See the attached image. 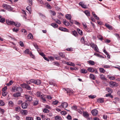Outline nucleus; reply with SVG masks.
<instances>
[{"label":"nucleus","instance_id":"473e14b6","mask_svg":"<svg viewBox=\"0 0 120 120\" xmlns=\"http://www.w3.org/2000/svg\"><path fill=\"white\" fill-rule=\"evenodd\" d=\"M77 30L79 34L81 35H82L83 33L82 31L81 30H80L79 29H77Z\"/></svg>","mask_w":120,"mask_h":120},{"label":"nucleus","instance_id":"5701e85b","mask_svg":"<svg viewBox=\"0 0 120 120\" xmlns=\"http://www.w3.org/2000/svg\"><path fill=\"white\" fill-rule=\"evenodd\" d=\"M84 12L87 16H89L90 15V13L89 11L86 10L84 11Z\"/></svg>","mask_w":120,"mask_h":120},{"label":"nucleus","instance_id":"e2e57ef3","mask_svg":"<svg viewBox=\"0 0 120 120\" xmlns=\"http://www.w3.org/2000/svg\"><path fill=\"white\" fill-rule=\"evenodd\" d=\"M91 46L93 48H94L97 46L96 44H95L94 43L91 44Z\"/></svg>","mask_w":120,"mask_h":120},{"label":"nucleus","instance_id":"cd10ccee","mask_svg":"<svg viewBox=\"0 0 120 120\" xmlns=\"http://www.w3.org/2000/svg\"><path fill=\"white\" fill-rule=\"evenodd\" d=\"M21 31L22 32H23L24 34L25 35H26L27 34V31L26 30L24 29H22L21 30Z\"/></svg>","mask_w":120,"mask_h":120},{"label":"nucleus","instance_id":"49530a36","mask_svg":"<svg viewBox=\"0 0 120 120\" xmlns=\"http://www.w3.org/2000/svg\"><path fill=\"white\" fill-rule=\"evenodd\" d=\"M5 19L4 18H2L0 19V22L3 23L5 22Z\"/></svg>","mask_w":120,"mask_h":120},{"label":"nucleus","instance_id":"c756f323","mask_svg":"<svg viewBox=\"0 0 120 120\" xmlns=\"http://www.w3.org/2000/svg\"><path fill=\"white\" fill-rule=\"evenodd\" d=\"M14 25L16 27H19L20 26L21 24L19 22H15Z\"/></svg>","mask_w":120,"mask_h":120},{"label":"nucleus","instance_id":"dca6fc26","mask_svg":"<svg viewBox=\"0 0 120 120\" xmlns=\"http://www.w3.org/2000/svg\"><path fill=\"white\" fill-rule=\"evenodd\" d=\"M59 29L61 31H64L67 32L68 31V29L63 27H60L59 28Z\"/></svg>","mask_w":120,"mask_h":120},{"label":"nucleus","instance_id":"603ef678","mask_svg":"<svg viewBox=\"0 0 120 120\" xmlns=\"http://www.w3.org/2000/svg\"><path fill=\"white\" fill-rule=\"evenodd\" d=\"M81 41L82 43L83 44H85V42L84 41V39L83 37H82L81 39Z\"/></svg>","mask_w":120,"mask_h":120},{"label":"nucleus","instance_id":"f8f14e48","mask_svg":"<svg viewBox=\"0 0 120 120\" xmlns=\"http://www.w3.org/2000/svg\"><path fill=\"white\" fill-rule=\"evenodd\" d=\"M97 101L99 103H102L104 102V99L103 98H99L97 99Z\"/></svg>","mask_w":120,"mask_h":120},{"label":"nucleus","instance_id":"09e8293b","mask_svg":"<svg viewBox=\"0 0 120 120\" xmlns=\"http://www.w3.org/2000/svg\"><path fill=\"white\" fill-rule=\"evenodd\" d=\"M8 104L9 105L11 106H12L14 105L13 102L11 101H10L8 102Z\"/></svg>","mask_w":120,"mask_h":120},{"label":"nucleus","instance_id":"412c9836","mask_svg":"<svg viewBox=\"0 0 120 120\" xmlns=\"http://www.w3.org/2000/svg\"><path fill=\"white\" fill-rule=\"evenodd\" d=\"M51 25L55 28H57L58 27V25L55 23H52Z\"/></svg>","mask_w":120,"mask_h":120},{"label":"nucleus","instance_id":"423d86ee","mask_svg":"<svg viewBox=\"0 0 120 120\" xmlns=\"http://www.w3.org/2000/svg\"><path fill=\"white\" fill-rule=\"evenodd\" d=\"M64 62L67 64L68 65L71 66H72L75 67V64L71 62H66V61H64Z\"/></svg>","mask_w":120,"mask_h":120},{"label":"nucleus","instance_id":"4c0bfd02","mask_svg":"<svg viewBox=\"0 0 120 120\" xmlns=\"http://www.w3.org/2000/svg\"><path fill=\"white\" fill-rule=\"evenodd\" d=\"M28 3L29 4V6H31L32 4L33 1L32 0H28Z\"/></svg>","mask_w":120,"mask_h":120},{"label":"nucleus","instance_id":"f03ea898","mask_svg":"<svg viewBox=\"0 0 120 120\" xmlns=\"http://www.w3.org/2000/svg\"><path fill=\"white\" fill-rule=\"evenodd\" d=\"M109 86L110 87H116L118 86V84L113 81L110 82L109 83Z\"/></svg>","mask_w":120,"mask_h":120},{"label":"nucleus","instance_id":"69168bd1","mask_svg":"<svg viewBox=\"0 0 120 120\" xmlns=\"http://www.w3.org/2000/svg\"><path fill=\"white\" fill-rule=\"evenodd\" d=\"M7 94V93L6 92H3L2 94V95L4 96H5Z\"/></svg>","mask_w":120,"mask_h":120},{"label":"nucleus","instance_id":"9d476101","mask_svg":"<svg viewBox=\"0 0 120 120\" xmlns=\"http://www.w3.org/2000/svg\"><path fill=\"white\" fill-rule=\"evenodd\" d=\"M71 33L75 37H77L78 35V34L77 32L75 30L72 31Z\"/></svg>","mask_w":120,"mask_h":120},{"label":"nucleus","instance_id":"2f4dec72","mask_svg":"<svg viewBox=\"0 0 120 120\" xmlns=\"http://www.w3.org/2000/svg\"><path fill=\"white\" fill-rule=\"evenodd\" d=\"M31 6L27 7L26 8V9L31 14V8L30 7Z\"/></svg>","mask_w":120,"mask_h":120},{"label":"nucleus","instance_id":"6ab92c4d","mask_svg":"<svg viewBox=\"0 0 120 120\" xmlns=\"http://www.w3.org/2000/svg\"><path fill=\"white\" fill-rule=\"evenodd\" d=\"M63 23L66 26H68L70 24V23L68 22L66 20L63 22Z\"/></svg>","mask_w":120,"mask_h":120},{"label":"nucleus","instance_id":"f704fd0d","mask_svg":"<svg viewBox=\"0 0 120 120\" xmlns=\"http://www.w3.org/2000/svg\"><path fill=\"white\" fill-rule=\"evenodd\" d=\"M106 90L108 92L112 93V90L109 87L106 88Z\"/></svg>","mask_w":120,"mask_h":120},{"label":"nucleus","instance_id":"58836bf2","mask_svg":"<svg viewBox=\"0 0 120 120\" xmlns=\"http://www.w3.org/2000/svg\"><path fill=\"white\" fill-rule=\"evenodd\" d=\"M54 20L55 21V22L57 23L58 24H61V22L60 21L57 19H54Z\"/></svg>","mask_w":120,"mask_h":120},{"label":"nucleus","instance_id":"864d4df0","mask_svg":"<svg viewBox=\"0 0 120 120\" xmlns=\"http://www.w3.org/2000/svg\"><path fill=\"white\" fill-rule=\"evenodd\" d=\"M26 88L27 90H30L31 89V88L30 86L27 84H26Z\"/></svg>","mask_w":120,"mask_h":120},{"label":"nucleus","instance_id":"052dcab7","mask_svg":"<svg viewBox=\"0 0 120 120\" xmlns=\"http://www.w3.org/2000/svg\"><path fill=\"white\" fill-rule=\"evenodd\" d=\"M20 108L19 107H17L15 108V110L16 111L19 112L20 110Z\"/></svg>","mask_w":120,"mask_h":120},{"label":"nucleus","instance_id":"a18cd8bd","mask_svg":"<svg viewBox=\"0 0 120 120\" xmlns=\"http://www.w3.org/2000/svg\"><path fill=\"white\" fill-rule=\"evenodd\" d=\"M16 87L15 86H14L12 88V91L13 92H15L16 91Z\"/></svg>","mask_w":120,"mask_h":120},{"label":"nucleus","instance_id":"b1692460","mask_svg":"<svg viewBox=\"0 0 120 120\" xmlns=\"http://www.w3.org/2000/svg\"><path fill=\"white\" fill-rule=\"evenodd\" d=\"M27 38L29 39H32L33 38V36L31 33H30L28 35Z\"/></svg>","mask_w":120,"mask_h":120},{"label":"nucleus","instance_id":"f3484780","mask_svg":"<svg viewBox=\"0 0 120 120\" xmlns=\"http://www.w3.org/2000/svg\"><path fill=\"white\" fill-rule=\"evenodd\" d=\"M21 95L20 93L19 92L16 93L13 95L15 97H18L20 96Z\"/></svg>","mask_w":120,"mask_h":120},{"label":"nucleus","instance_id":"de8ad7c7","mask_svg":"<svg viewBox=\"0 0 120 120\" xmlns=\"http://www.w3.org/2000/svg\"><path fill=\"white\" fill-rule=\"evenodd\" d=\"M94 49L95 51L96 52H99V49L97 46H96L95 47H94Z\"/></svg>","mask_w":120,"mask_h":120},{"label":"nucleus","instance_id":"79ce46f5","mask_svg":"<svg viewBox=\"0 0 120 120\" xmlns=\"http://www.w3.org/2000/svg\"><path fill=\"white\" fill-rule=\"evenodd\" d=\"M27 112L26 110H23L22 112V113L23 115H26L27 114Z\"/></svg>","mask_w":120,"mask_h":120},{"label":"nucleus","instance_id":"0e129e2a","mask_svg":"<svg viewBox=\"0 0 120 120\" xmlns=\"http://www.w3.org/2000/svg\"><path fill=\"white\" fill-rule=\"evenodd\" d=\"M103 67L105 68H109L110 67V66L109 65H103Z\"/></svg>","mask_w":120,"mask_h":120},{"label":"nucleus","instance_id":"f257e3e1","mask_svg":"<svg viewBox=\"0 0 120 120\" xmlns=\"http://www.w3.org/2000/svg\"><path fill=\"white\" fill-rule=\"evenodd\" d=\"M2 7L4 8L9 11H12L13 9L10 6L6 4H3L2 5Z\"/></svg>","mask_w":120,"mask_h":120},{"label":"nucleus","instance_id":"680f3d73","mask_svg":"<svg viewBox=\"0 0 120 120\" xmlns=\"http://www.w3.org/2000/svg\"><path fill=\"white\" fill-rule=\"evenodd\" d=\"M43 112L45 113H48L49 112V110L47 109H44L43 110Z\"/></svg>","mask_w":120,"mask_h":120},{"label":"nucleus","instance_id":"0eeeda50","mask_svg":"<svg viewBox=\"0 0 120 120\" xmlns=\"http://www.w3.org/2000/svg\"><path fill=\"white\" fill-rule=\"evenodd\" d=\"M61 106L63 108H66L68 106V104L66 102H63L62 103Z\"/></svg>","mask_w":120,"mask_h":120},{"label":"nucleus","instance_id":"ddd939ff","mask_svg":"<svg viewBox=\"0 0 120 120\" xmlns=\"http://www.w3.org/2000/svg\"><path fill=\"white\" fill-rule=\"evenodd\" d=\"M83 115L86 118L88 117L89 116V114L87 112H83Z\"/></svg>","mask_w":120,"mask_h":120},{"label":"nucleus","instance_id":"39448f33","mask_svg":"<svg viewBox=\"0 0 120 120\" xmlns=\"http://www.w3.org/2000/svg\"><path fill=\"white\" fill-rule=\"evenodd\" d=\"M6 22L8 25H14L15 24V22L9 20L8 19L6 20Z\"/></svg>","mask_w":120,"mask_h":120},{"label":"nucleus","instance_id":"aec40b11","mask_svg":"<svg viewBox=\"0 0 120 120\" xmlns=\"http://www.w3.org/2000/svg\"><path fill=\"white\" fill-rule=\"evenodd\" d=\"M100 78L102 80H107V79L105 77L104 75L102 74L100 75Z\"/></svg>","mask_w":120,"mask_h":120},{"label":"nucleus","instance_id":"c03bdc74","mask_svg":"<svg viewBox=\"0 0 120 120\" xmlns=\"http://www.w3.org/2000/svg\"><path fill=\"white\" fill-rule=\"evenodd\" d=\"M13 83V82L11 80L8 83H7L6 85L7 86H10L12 85Z\"/></svg>","mask_w":120,"mask_h":120},{"label":"nucleus","instance_id":"e433bc0d","mask_svg":"<svg viewBox=\"0 0 120 120\" xmlns=\"http://www.w3.org/2000/svg\"><path fill=\"white\" fill-rule=\"evenodd\" d=\"M59 54L62 58H64L65 57L64 54L63 53L60 52L59 53Z\"/></svg>","mask_w":120,"mask_h":120},{"label":"nucleus","instance_id":"5fc2aeb1","mask_svg":"<svg viewBox=\"0 0 120 120\" xmlns=\"http://www.w3.org/2000/svg\"><path fill=\"white\" fill-rule=\"evenodd\" d=\"M89 97L90 98L93 99L95 98L96 97V96L94 95H90L89 96Z\"/></svg>","mask_w":120,"mask_h":120},{"label":"nucleus","instance_id":"393cba45","mask_svg":"<svg viewBox=\"0 0 120 120\" xmlns=\"http://www.w3.org/2000/svg\"><path fill=\"white\" fill-rule=\"evenodd\" d=\"M88 63L91 65H94L95 64L94 62L93 61L91 60H90L87 61Z\"/></svg>","mask_w":120,"mask_h":120},{"label":"nucleus","instance_id":"9b49d317","mask_svg":"<svg viewBox=\"0 0 120 120\" xmlns=\"http://www.w3.org/2000/svg\"><path fill=\"white\" fill-rule=\"evenodd\" d=\"M65 18L67 19L71 20L72 16L70 14H67L65 15Z\"/></svg>","mask_w":120,"mask_h":120},{"label":"nucleus","instance_id":"7ed1b4c3","mask_svg":"<svg viewBox=\"0 0 120 120\" xmlns=\"http://www.w3.org/2000/svg\"><path fill=\"white\" fill-rule=\"evenodd\" d=\"M24 98L26 99L27 100L29 101H30L32 100V97L28 95H25L24 96Z\"/></svg>","mask_w":120,"mask_h":120},{"label":"nucleus","instance_id":"6e6d98bb","mask_svg":"<svg viewBox=\"0 0 120 120\" xmlns=\"http://www.w3.org/2000/svg\"><path fill=\"white\" fill-rule=\"evenodd\" d=\"M26 120H33V118L31 117H26Z\"/></svg>","mask_w":120,"mask_h":120},{"label":"nucleus","instance_id":"c9c22d12","mask_svg":"<svg viewBox=\"0 0 120 120\" xmlns=\"http://www.w3.org/2000/svg\"><path fill=\"white\" fill-rule=\"evenodd\" d=\"M81 71L82 73H86L87 72V71L86 70L84 69H81Z\"/></svg>","mask_w":120,"mask_h":120},{"label":"nucleus","instance_id":"8fccbe9b","mask_svg":"<svg viewBox=\"0 0 120 120\" xmlns=\"http://www.w3.org/2000/svg\"><path fill=\"white\" fill-rule=\"evenodd\" d=\"M24 52L26 54H29L30 55V52L29 50L28 49H27L25 50Z\"/></svg>","mask_w":120,"mask_h":120},{"label":"nucleus","instance_id":"2eb2a0df","mask_svg":"<svg viewBox=\"0 0 120 120\" xmlns=\"http://www.w3.org/2000/svg\"><path fill=\"white\" fill-rule=\"evenodd\" d=\"M95 68L92 67H90L88 69V71L91 72H94Z\"/></svg>","mask_w":120,"mask_h":120},{"label":"nucleus","instance_id":"13d9d810","mask_svg":"<svg viewBox=\"0 0 120 120\" xmlns=\"http://www.w3.org/2000/svg\"><path fill=\"white\" fill-rule=\"evenodd\" d=\"M72 108L74 110H77L78 107L76 106H73L72 107Z\"/></svg>","mask_w":120,"mask_h":120},{"label":"nucleus","instance_id":"c85d7f7f","mask_svg":"<svg viewBox=\"0 0 120 120\" xmlns=\"http://www.w3.org/2000/svg\"><path fill=\"white\" fill-rule=\"evenodd\" d=\"M22 14L25 15L23 16L24 18L25 19H26V14L25 11L23 10H22Z\"/></svg>","mask_w":120,"mask_h":120},{"label":"nucleus","instance_id":"1a4fd4ad","mask_svg":"<svg viewBox=\"0 0 120 120\" xmlns=\"http://www.w3.org/2000/svg\"><path fill=\"white\" fill-rule=\"evenodd\" d=\"M28 105L27 104L26 102H24L22 104V107L23 109H26Z\"/></svg>","mask_w":120,"mask_h":120},{"label":"nucleus","instance_id":"bb28decb","mask_svg":"<svg viewBox=\"0 0 120 120\" xmlns=\"http://www.w3.org/2000/svg\"><path fill=\"white\" fill-rule=\"evenodd\" d=\"M62 118L61 116H56L55 117V119L56 120H61Z\"/></svg>","mask_w":120,"mask_h":120},{"label":"nucleus","instance_id":"bf43d9fd","mask_svg":"<svg viewBox=\"0 0 120 120\" xmlns=\"http://www.w3.org/2000/svg\"><path fill=\"white\" fill-rule=\"evenodd\" d=\"M27 84L24 83L21 85V86L23 88H26Z\"/></svg>","mask_w":120,"mask_h":120},{"label":"nucleus","instance_id":"20e7f679","mask_svg":"<svg viewBox=\"0 0 120 120\" xmlns=\"http://www.w3.org/2000/svg\"><path fill=\"white\" fill-rule=\"evenodd\" d=\"M91 113L93 116H96L98 114V112L96 109H94L91 111Z\"/></svg>","mask_w":120,"mask_h":120},{"label":"nucleus","instance_id":"a211bd4d","mask_svg":"<svg viewBox=\"0 0 120 120\" xmlns=\"http://www.w3.org/2000/svg\"><path fill=\"white\" fill-rule=\"evenodd\" d=\"M90 78L93 80H95L96 79L95 76L93 74H90L89 76Z\"/></svg>","mask_w":120,"mask_h":120},{"label":"nucleus","instance_id":"4468645a","mask_svg":"<svg viewBox=\"0 0 120 120\" xmlns=\"http://www.w3.org/2000/svg\"><path fill=\"white\" fill-rule=\"evenodd\" d=\"M41 83L40 80L38 79L35 80L34 83L38 85L40 84Z\"/></svg>","mask_w":120,"mask_h":120},{"label":"nucleus","instance_id":"7c9ffc66","mask_svg":"<svg viewBox=\"0 0 120 120\" xmlns=\"http://www.w3.org/2000/svg\"><path fill=\"white\" fill-rule=\"evenodd\" d=\"M99 70L100 72L102 73H104L105 72V71L104 69L102 68H99Z\"/></svg>","mask_w":120,"mask_h":120},{"label":"nucleus","instance_id":"4d7b16f0","mask_svg":"<svg viewBox=\"0 0 120 120\" xmlns=\"http://www.w3.org/2000/svg\"><path fill=\"white\" fill-rule=\"evenodd\" d=\"M58 101L57 100H55L52 102V104L54 105H56L58 103Z\"/></svg>","mask_w":120,"mask_h":120},{"label":"nucleus","instance_id":"774afa93","mask_svg":"<svg viewBox=\"0 0 120 120\" xmlns=\"http://www.w3.org/2000/svg\"><path fill=\"white\" fill-rule=\"evenodd\" d=\"M4 103L2 101H0V105L1 106H4Z\"/></svg>","mask_w":120,"mask_h":120},{"label":"nucleus","instance_id":"6e6552de","mask_svg":"<svg viewBox=\"0 0 120 120\" xmlns=\"http://www.w3.org/2000/svg\"><path fill=\"white\" fill-rule=\"evenodd\" d=\"M36 95L37 97H40L44 96V95L39 91H38Z\"/></svg>","mask_w":120,"mask_h":120},{"label":"nucleus","instance_id":"338daca9","mask_svg":"<svg viewBox=\"0 0 120 120\" xmlns=\"http://www.w3.org/2000/svg\"><path fill=\"white\" fill-rule=\"evenodd\" d=\"M13 31L14 32H17L19 30V29H15V28H14L12 29Z\"/></svg>","mask_w":120,"mask_h":120},{"label":"nucleus","instance_id":"a878e982","mask_svg":"<svg viewBox=\"0 0 120 120\" xmlns=\"http://www.w3.org/2000/svg\"><path fill=\"white\" fill-rule=\"evenodd\" d=\"M16 91L19 92H21L22 90V88L21 87H16Z\"/></svg>","mask_w":120,"mask_h":120},{"label":"nucleus","instance_id":"a19ab883","mask_svg":"<svg viewBox=\"0 0 120 120\" xmlns=\"http://www.w3.org/2000/svg\"><path fill=\"white\" fill-rule=\"evenodd\" d=\"M33 105L34 106H36L38 104V101H34L33 103Z\"/></svg>","mask_w":120,"mask_h":120},{"label":"nucleus","instance_id":"4be33fe9","mask_svg":"<svg viewBox=\"0 0 120 120\" xmlns=\"http://www.w3.org/2000/svg\"><path fill=\"white\" fill-rule=\"evenodd\" d=\"M105 26L108 28L110 30H111L112 29V28L111 26L109 24H105Z\"/></svg>","mask_w":120,"mask_h":120},{"label":"nucleus","instance_id":"ea45409f","mask_svg":"<svg viewBox=\"0 0 120 120\" xmlns=\"http://www.w3.org/2000/svg\"><path fill=\"white\" fill-rule=\"evenodd\" d=\"M83 26L84 29H85L86 30H88L87 27V26L86 25V23L85 24H84L83 23Z\"/></svg>","mask_w":120,"mask_h":120},{"label":"nucleus","instance_id":"72a5a7b5","mask_svg":"<svg viewBox=\"0 0 120 120\" xmlns=\"http://www.w3.org/2000/svg\"><path fill=\"white\" fill-rule=\"evenodd\" d=\"M115 101H113V102L115 104H116L119 100V98L117 97L115 98Z\"/></svg>","mask_w":120,"mask_h":120},{"label":"nucleus","instance_id":"37998d69","mask_svg":"<svg viewBox=\"0 0 120 120\" xmlns=\"http://www.w3.org/2000/svg\"><path fill=\"white\" fill-rule=\"evenodd\" d=\"M50 12L53 16H55L56 15V13L55 11L50 10Z\"/></svg>","mask_w":120,"mask_h":120},{"label":"nucleus","instance_id":"3c124183","mask_svg":"<svg viewBox=\"0 0 120 120\" xmlns=\"http://www.w3.org/2000/svg\"><path fill=\"white\" fill-rule=\"evenodd\" d=\"M39 15L41 16L42 18H45V16L44 15L41 13H39Z\"/></svg>","mask_w":120,"mask_h":120}]
</instances>
